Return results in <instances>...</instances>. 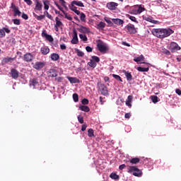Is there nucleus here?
Returning a JSON list of instances; mask_svg holds the SVG:
<instances>
[{"label":"nucleus","instance_id":"obj_1","mask_svg":"<svg viewBox=\"0 0 181 181\" xmlns=\"http://www.w3.org/2000/svg\"><path fill=\"white\" fill-rule=\"evenodd\" d=\"M175 31L173 30L167 28H154L151 30L152 35L158 37V39H165V37H169L170 35H173Z\"/></svg>","mask_w":181,"mask_h":181},{"label":"nucleus","instance_id":"obj_2","mask_svg":"<svg viewBox=\"0 0 181 181\" xmlns=\"http://www.w3.org/2000/svg\"><path fill=\"white\" fill-rule=\"evenodd\" d=\"M128 172L137 177H141V176H142V171H141L136 166H130Z\"/></svg>","mask_w":181,"mask_h":181},{"label":"nucleus","instance_id":"obj_3","mask_svg":"<svg viewBox=\"0 0 181 181\" xmlns=\"http://www.w3.org/2000/svg\"><path fill=\"white\" fill-rule=\"evenodd\" d=\"M98 49L100 53H107L110 50V47L105 42H100L98 44Z\"/></svg>","mask_w":181,"mask_h":181},{"label":"nucleus","instance_id":"obj_4","mask_svg":"<svg viewBox=\"0 0 181 181\" xmlns=\"http://www.w3.org/2000/svg\"><path fill=\"white\" fill-rule=\"evenodd\" d=\"M181 47L177 45V43L175 42H171L169 47V50L172 53H176V52H178V50H180Z\"/></svg>","mask_w":181,"mask_h":181},{"label":"nucleus","instance_id":"obj_5","mask_svg":"<svg viewBox=\"0 0 181 181\" xmlns=\"http://www.w3.org/2000/svg\"><path fill=\"white\" fill-rule=\"evenodd\" d=\"M99 90L103 95H105V97H107V95H109L108 88L104 84H100Z\"/></svg>","mask_w":181,"mask_h":181},{"label":"nucleus","instance_id":"obj_6","mask_svg":"<svg viewBox=\"0 0 181 181\" xmlns=\"http://www.w3.org/2000/svg\"><path fill=\"white\" fill-rule=\"evenodd\" d=\"M46 66V62H37L34 64V65L33 66V69H35V70H42V69H43V67H45Z\"/></svg>","mask_w":181,"mask_h":181},{"label":"nucleus","instance_id":"obj_7","mask_svg":"<svg viewBox=\"0 0 181 181\" xmlns=\"http://www.w3.org/2000/svg\"><path fill=\"white\" fill-rule=\"evenodd\" d=\"M117 6H118V3L114 1L108 2L106 4V8H107V9L110 11H115V9H117Z\"/></svg>","mask_w":181,"mask_h":181},{"label":"nucleus","instance_id":"obj_8","mask_svg":"<svg viewBox=\"0 0 181 181\" xmlns=\"http://www.w3.org/2000/svg\"><path fill=\"white\" fill-rule=\"evenodd\" d=\"M126 29L132 35H135V33H136V28H135V25L133 24L129 23L126 26Z\"/></svg>","mask_w":181,"mask_h":181},{"label":"nucleus","instance_id":"obj_9","mask_svg":"<svg viewBox=\"0 0 181 181\" xmlns=\"http://www.w3.org/2000/svg\"><path fill=\"white\" fill-rule=\"evenodd\" d=\"M6 33H11V30L8 27H4L0 29V37H5L6 36Z\"/></svg>","mask_w":181,"mask_h":181},{"label":"nucleus","instance_id":"obj_10","mask_svg":"<svg viewBox=\"0 0 181 181\" xmlns=\"http://www.w3.org/2000/svg\"><path fill=\"white\" fill-rule=\"evenodd\" d=\"M74 35H73V38L71 40V45H78V37L77 35V30H74Z\"/></svg>","mask_w":181,"mask_h":181},{"label":"nucleus","instance_id":"obj_11","mask_svg":"<svg viewBox=\"0 0 181 181\" xmlns=\"http://www.w3.org/2000/svg\"><path fill=\"white\" fill-rule=\"evenodd\" d=\"M24 62H27V63H30L33 60V55L31 53H26L23 57Z\"/></svg>","mask_w":181,"mask_h":181},{"label":"nucleus","instance_id":"obj_12","mask_svg":"<svg viewBox=\"0 0 181 181\" xmlns=\"http://www.w3.org/2000/svg\"><path fill=\"white\" fill-rule=\"evenodd\" d=\"M134 62L137 63V64H145V62H145V57H144L141 54L138 57L134 58Z\"/></svg>","mask_w":181,"mask_h":181},{"label":"nucleus","instance_id":"obj_13","mask_svg":"<svg viewBox=\"0 0 181 181\" xmlns=\"http://www.w3.org/2000/svg\"><path fill=\"white\" fill-rule=\"evenodd\" d=\"M30 87H36V86H39V80L36 78H31L29 82Z\"/></svg>","mask_w":181,"mask_h":181},{"label":"nucleus","instance_id":"obj_14","mask_svg":"<svg viewBox=\"0 0 181 181\" xmlns=\"http://www.w3.org/2000/svg\"><path fill=\"white\" fill-rule=\"evenodd\" d=\"M144 21H146V22H150V23H153L154 25H156L159 21L156 20H153V18L152 16H144L143 17Z\"/></svg>","mask_w":181,"mask_h":181},{"label":"nucleus","instance_id":"obj_15","mask_svg":"<svg viewBox=\"0 0 181 181\" xmlns=\"http://www.w3.org/2000/svg\"><path fill=\"white\" fill-rule=\"evenodd\" d=\"M78 32L81 33H90V30L89 28H87L83 25H79V28H78Z\"/></svg>","mask_w":181,"mask_h":181},{"label":"nucleus","instance_id":"obj_16","mask_svg":"<svg viewBox=\"0 0 181 181\" xmlns=\"http://www.w3.org/2000/svg\"><path fill=\"white\" fill-rule=\"evenodd\" d=\"M11 76L12 78H14V80H16L18 77H19V71L16 70V69H11Z\"/></svg>","mask_w":181,"mask_h":181},{"label":"nucleus","instance_id":"obj_17","mask_svg":"<svg viewBox=\"0 0 181 181\" xmlns=\"http://www.w3.org/2000/svg\"><path fill=\"white\" fill-rule=\"evenodd\" d=\"M145 11V8L142 7L141 6H139L137 8L132 10V13L134 15H139V13H142Z\"/></svg>","mask_w":181,"mask_h":181},{"label":"nucleus","instance_id":"obj_18","mask_svg":"<svg viewBox=\"0 0 181 181\" xmlns=\"http://www.w3.org/2000/svg\"><path fill=\"white\" fill-rule=\"evenodd\" d=\"M69 8L71 11L76 13V15H80V11L77 10V7L72 2L69 5Z\"/></svg>","mask_w":181,"mask_h":181},{"label":"nucleus","instance_id":"obj_19","mask_svg":"<svg viewBox=\"0 0 181 181\" xmlns=\"http://www.w3.org/2000/svg\"><path fill=\"white\" fill-rule=\"evenodd\" d=\"M40 52L42 54L46 56V54H49V53H50V49H49L48 47H42L40 48Z\"/></svg>","mask_w":181,"mask_h":181},{"label":"nucleus","instance_id":"obj_20","mask_svg":"<svg viewBox=\"0 0 181 181\" xmlns=\"http://www.w3.org/2000/svg\"><path fill=\"white\" fill-rule=\"evenodd\" d=\"M67 78L71 84H76L80 83V80L77 78L68 76Z\"/></svg>","mask_w":181,"mask_h":181},{"label":"nucleus","instance_id":"obj_21","mask_svg":"<svg viewBox=\"0 0 181 181\" xmlns=\"http://www.w3.org/2000/svg\"><path fill=\"white\" fill-rule=\"evenodd\" d=\"M35 11H42V6L41 2L39 0H35Z\"/></svg>","mask_w":181,"mask_h":181},{"label":"nucleus","instance_id":"obj_22","mask_svg":"<svg viewBox=\"0 0 181 181\" xmlns=\"http://www.w3.org/2000/svg\"><path fill=\"white\" fill-rule=\"evenodd\" d=\"M112 22L115 25H118V26H121V25H124V21L119 18H112Z\"/></svg>","mask_w":181,"mask_h":181},{"label":"nucleus","instance_id":"obj_23","mask_svg":"<svg viewBox=\"0 0 181 181\" xmlns=\"http://www.w3.org/2000/svg\"><path fill=\"white\" fill-rule=\"evenodd\" d=\"M127 81H132V74H131V72L124 71H123Z\"/></svg>","mask_w":181,"mask_h":181},{"label":"nucleus","instance_id":"obj_24","mask_svg":"<svg viewBox=\"0 0 181 181\" xmlns=\"http://www.w3.org/2000/svg\"><path fill=\"white\" fill-rule=\"evenodd\" d=\"M50 57L52 62H57V60L60 59V56L59 55V54H56V53H52L50 55Z\"/></svg>","mask_w":181,"mask_h":181},{"label":"nucleus","instance_id":"obj_25","mask_svg":"<svg viewBox=\"0 0 181 181\" xmlns=\"http://www.w3.org/2000/svg\"><path fill=\"white\" fill-rule=\"evenodd\" d=\"M136 70H138V71H140L141 73H148L149 71V67H146V68H144L142 66H138L136 68Z\"/></svg>","mask_w":181,"mask_h":181},{"label":"nucleus","instance_id":"obj_26","mask_svg":"<svg viewBox=\"0 0 181 181\" xmlns=\"http://www.w3.org/2000/svg\"><path fill=\"white\" fill-rule=\"evenodd\" d=\"M132 98H133L132 95H129L127 97V99L126 100V105H127V107H132V105H131V103H132Z\"/></svg>","mask_w":181,"mask_h":181},{"label":"nucleus","instance_id":"obj_27","mask_svg":"<svg viewBox=\"0 0 181 181\" xmlns=\"http://www.w3.org/2000/svg\"><path fill=\"white\" fill-rule=\"evenodd\" d=\"M71 3L74 5H76V6H79L80 8H84V4H83V2L81 1H72Z\"/></svg>","mask_w":181,"mask_h":181},{"label":"nucleus","instance_id":"obj_28","mask_svg":"<svg viewBox=\"0 0 181 181\" xmlns=\"http://www.w3.org/2000/svg\"><path fill=\"white\" fill-rule=\"evenodd\" d=\"M22 15V12L19 11L18 7L14 6V10H13V16H21Z\"/></svg>","mask_w":181,"mask_h":181},{"label":"nucleus","instance_id":"obj_29","mask_svg":"<svg viewBox=\"0 0 181 181\" xmlns=\"http://www.w3.org/2000/svg\"><path fill=\"white\" fill-rule=\"evenodd\" d=\"M79 110H81V111H84V112H90V107L87 105H81Z\"/></svg>","mask_w":181,"mask_h":181},{"label":"nucleus","instance_id":"obj_30","mask_svg":"<svg viewBox=\"0 0 181 181\" xmlns=\"http://www.w3.org/2000/svg\"><path fill=\"white\" fill-rule=\"evenodd\" d=\"M88 66L92 67V69H95V67H97V62H94L93 59H90L88 63Z\"/></svg>","mask_w":181,"mask_h":181},{"label":"nucleus","instance_id":"obj_31","mask_svg":"<svg viewBox=\"0 0 181 181\" xmlns=\"http://www.w3.org/2000/svg\"><path fill=\"white\" fill-rule=\"evenodd\" d=\"M14 59L12 57H6L3 59V63H12L13 62Z\"/></svg>","mask_w":181,"mask_h":181},{"label":"nucleus","instance_id":"obj_32","mask_svg":"<svg viewBox=\"0 0 181 181\" xmlns=\"http://www.w3.org/2000/svg\"><path fill=\"white\" fill-rule=\"evenodd\" d=\"M43 4H44V9L45 11H49V5L50 4L49 1L47 0H46V1L44 0Z\"/></svg>","mask_w":181,"mask_h":181},{"label":"nucleus","instance_id":"obj_33","mask_svg":"<svg viewBox=\"0 0 181 181\" xmlns=\"http://www.w3.org/2000/svg\"><path fill=\"white\" fill-rule=\"evenodd\" d=\"M110 177H111V179H113L114 180H119V175H117L115 173H112L110 174Z\"/></svg>","mask_w":181,"mask_h":181},{"label":"nucleus","instance_id":"obj_34","mask_svg":"<svg viewBox=\"0 0 181 181\" xmlns=\"http://www.w3.org/2000/svg\"><path fill=\"white\" fill-rule=\"evenodd\" d=\"M104 21H106V23L109 25V26H114V23L111 21V18L108 17H105Z\"/></svg>","mask_w":181,"mask_h":181},{"label":"nucleus","instance_id":"obj_35","mask_svg":"<svg viewBox=\"0 0 181 181\" xmlns=\"http://www.w3.org/2000/svg\"><path fill=\"white\" fill-rule=\"evenodd\" d=\"M98 29H104L105 28V23L100 21L98 25H97Z\"/></svg>","mask_w":181,"mask_h":181},{"label":"nucleus","instance_id":"obj_36","mask_svg":"<svg viewBox=\"0 0 181 181\" xmlns=\"http://www.w3.org/2000/svg\"><path fill=\"white\" fill-rule=\"evenodd\" d=\"M151 101L154 103L156 104V103H159V98L156 95H152L151 96Z\"/></svg>","mask_w":181,"mask_h":181},{"label":"nucleus","instance_id":"obj_37","mask_svg":"<svg viewBox=\"0 0 181 181\" xmlns=\"http://www.w3.org/2000/svg\"><path fill=\"white\" fill-rule=\"evenodd\" d=\"M56 24L55 26H58V28H60V26H63V23L59 20L58 17H56L55 18Z\"/></svg>","mask_w":181,"mask_h":181},{"label":"nucleus","instance_id":"obj_38","mask_svg":"<svg viewBox=\"0 0 181 181\" xmlns=\"http://www.w3.org/2000/svg\"><path fill=\"white\" fill-rule=\"evenodd\" d=\"M76 54H77V56H78V57H84V52H83L82 51H81L78 49H76Z\"/></svg>","mask_w":181,"mask_h":181},{"label":"nucleus","instance_id":"obj_39","mask_svg":"<svg viewBox=\"0 0 181 181\" xmlns=\"http://www.w3.org/2000/svg\"><path fill=\"white\" fill-rule=\"evenodd\" d=\"M112 76L113 78H115V80H117V81H120L121 83H122V78H121V76L115 74H113Z\"/></svg>","mask_w":181,"mask_h":181},{"label":"nucleus","instance_id":"obj_40","mask_svg":"<svg viewBox=\"0 0 181 181\" xmlns=\"http://www.w3.org/2000/svg\"><path fill=\"white\" fill-rule=\"evenodd\" d=\"M130 163H132L133 165H136V163H139V158H134L130 160Z\"/></svg>","mask_w":181,"mask_h":181},{"label":"nucleus","instance_id":"obj_41","mask_svg":"<svg viewBox=\"0 0 181 181\" xmlns=\"http://www.w3.org/2000/svg\"><path fill=\"white\" fill-rule=\"evenodd\" d=\"M88 136H89V138H93V136H94V130H93V129H89L88 130Z\"/></svg>","mask_w":181,"mask_h":181},{"label":"nucleus","instance_id":"obj_42","mask_svg":"<svg viewBox=\"0 0 181 181\" xmlns=\"http://www.w3.org/2000/svg\"><path fill=\"white\" fill-rule=\"evenodd\" d=\"M79 37L83 42H87V40H88V38H87V36L84 34H80Z\"/></svg>","mask_w":181,"mask_h":181},{"label":"nucleus","instance_id":"obj_43","mask_svg":"<svg viewBox=\"0 0 181 181\" xmlns=\"http://www.w3.org/2000/svg\"><path fill=\"white\" fill-rule=\"evenodd\" d=\"M33 15L35 17V18L37 19V21H42V19H45V15L37 16L35 13H33Z\"/></svg>","mask_w":181,"mask_h":181},{"label":"nucleus","instance_id":"obj_44","mask_svg":"<svg viewBox=\"0 0 181 181\" xmlns=\"http://www.w3.org/2000/svg\"><path fill=\"white\" fill-rule=\"evenodd\" d=\"M127 17L129 19H130V21H132V22H134V23H139L138 21H136V18L129 15H128Z\"/></svg>","mask_w":181,"mask_h":181},{"label":"nucleus","instance_id":"obj_45","mask_svg":"<svg viewBox=\"0 0 181 181\" xmlns=\"http://www.w3.org/2000/svg\"><path fill=\"white\" fill-rule=\"evenodd\" d=\"M79 15L81 22H86V14L84 13H80Z\"/></svg>","mask_w":181,"mask_h":181},{"label":"nucleus","instance_id":"obj_46","mask_svg":"<svg viewBox=\"0 0 181 181\" xmlns=\"http://www.w3.org/2000/svg\"><path fill=\"white\" fill-rule=\"evenodd\" d=\"M63 13H64V18L66 19H68V21H73V18H71V16H70V15H68L67 13H66V11H63Z\"/></svg>","mask_w":181,"mask_h":181},{"label":"nucleus","instance_id":"obj_47","mask_svg":"<svg viewBox=\"0 0 181 181\" xmlns=\"http://www.w3.org/2000/svg\"><path fill=\"white\" fill-rule=\"evenodd\" d=\"M73 100L74 103H78V95L77 93L73 94Z\"/></svg>","mask_w":181,"mask_h":181},{"label":"nucleus","instance_id":"obj_48","mask_svg":"<svg viewBox=\"0 0 181 181\" xmlns=\"http://www.w3.org/2000/svg\"><path fill=\"white\" fill-rule=\"evenodd\" d=\"M92 60L95 62V63H100V57L97 56H92Z\"/></svg>","mask_w":181,"mask_h":181},{"label":"nucleus","instance_id":"obj_49","mask_svg":"<svg viewBox=\"0 0 181 181\" xmlns=\"http://www.w3.org/2000/svg\"><path fill=\"white\" fill-rule=\"evenodd\" d=\"M78 121L80 124H84V119H83V116L81 115H78Z\"/></svg>","mask_w":181,"mask_h":181},{"label":"nucleus","instance_id":"obj_50","mask_svg":"<svg viewBox=\"0 0 181 181\" xmlns=\"http://www.w3.org/2000/svg\"><path fill=\"white\" fill-rule=\"evenodd\" d=\"M163 54H166L167 56H170V51L166 49L165 48L163 49Z\"/></svg>","mask_w":181,"mask_h":181},{"label":"nucleus","instance_id":"obj_51","mask_svg":"<svg viewBox=\"0 0 181 181\" xmlns=\"http://www.w3.org/2000/svg\"><path fill=\"white\" fill-rule=\"evenodd\" d=\"M14 25H21V20L18 19V18H16V19H13L12 20Z\"/></svg>","mask_w":181,"mask_h":181},{"label":"nucleus","instance_id":"obj_52","mask_svg":"<svg viewBox=\"0 0 181 181\" xmlns=\"http://www.w3.org/2000/svg\"><path fill=\"white\" fill-rule=\"evenodd\" d=\"M21 18H23V19H25V21H28L29 19V16L25 13H23Z\"/></svg>","mask_w":181,"mask_h":181},{"label":"nucleus","instance_id":"obj_53","mask_svg":"<svg viewBox=\"0 0 181 181\" xmlns=\"http://www.w3.org/2000/svg\"><path fill=\"white\" fill-rule=\"evenodd\" d=\"M47 40H49L50 42H53L54 39L51 35H48L47 37H45Z\"/></svg>","mask_w":181,"mask_h":181},{"label":"nucleus","instance_id":"obj_54","mask_svg":"<svg viewBox=\"0 0 181 181\" xmlns=\"http://www.w3.org/2000/svg\"><path fill=\"white\" fill-rule=\"evenodd\" d=\"M82 104L83 105H87L88 104V99L87 98H83L81 101Z\"/></svg>","mask_w":181,"mask_h":181},{"label":"nucleus","instance_id":"obj_55","mask_svg":"<svg viewBox=\"0 0 181 181\" xmlns=\"http://www.w3.org/2000/svg\"><path fill=\"white\" fill-rule=\"evenodd\" d=\"M44 13H46L47 17L48 18V19H50L51 21H53V17L52 16V15L49 14V12H47V11H45Z\"/></svg>","mask_w":181,"mask_h":181},{"label":"nucleus","instance_id":"obj_56","mask_svg":"<svg viewBox=\"0 0 181 181\" xmlns=\"http://www.w3.org/2000/svg\"><path fill=\"white\" fill-rule=\"evenodd\" d=\"M86 52H88V53H90V52H93V48H91V47H90V46H87V47H86Z\"/></svg>","mask_w":181,"mask_h":181},{"label":"nucleus","instance_id":"obj_57","mask_svg":"<svg viewBox=\"0 0 181 181\" xmlns=\"http://www.w3.org/2000/svg\"><path fill=\"white\" fill-rule=\"evenodd\" d=\"M47 35H48V34L46 32V30H42V37H47Z\"/></svg>","mask_w":181,"mask_h":181},{"label":"nucleus","instance_id":"obj_58","mask_svg":"<svg viewBox=\"0 0 181 181\" xmlns=\"http://www.w3.org/2000/svg\"><path fill=\"white\" fill-rule=\"evenodd\" d=\"M24 2H25L27 4V5H30V6L33 4L32 0H24Z\"/></svg>","mask_w":181,"mask_h":181},{"label":"nucleus","instance_id":"obj_59","mask_svg":"<svg viewBox=\"0 0 181 181\" xmlns=\"http://www.w3.org/2000/svg\"><path fill=\"white\" fill-rule=\"evenodd\" d=\"M105 98H103V97H100V103L101 104V105H103L104 104V103L105 102V100H104Z\"/></svg>","mask_w":181,"mask_h":181},{"label":"nucleus","instance_id":"obj_60","mask_svg":"<svg viewBox=\"0 0 181 181\" xmlns=\"http://www.w3.org/2000/svg\"><path fill=\"white\" fill-rule=\"evenodd\" d=\"M60 49L62 50H66V45H64V44L60 45Z\"/></svg>","mask_w":181,"mask_h":181},{"label":"nucleus","instance_id":"obj_61","mask_svg":"<svg viewBox=\"0 0 181 181\" xmlns=\"http://www.w3.org/2000/svg\"><path fill=\"white\" fill-rule=\"evenodd\" d=\"M87 129V124H83L81 127V131L84 132Z\"/></svg>","mask_w":181,"mask_h":181},{"label":"nucleus","instance_id":"obj_62","mask_svg":"<svg viewBox=\"0 0 181 181\" xmlns=\"http://www.w3.org/2000/svg\"><path fill=\"white\" fill-rule=\"evenodd\" d=\"M125 168H126L125 164H122V165H119V169L120 170H122V169H125Z\"/></svg>","mask_w":181,"mask_h":181},{"label":"nucleus","instance_id":"obj_63","mask_svg":"<svg viewBox=\"0 0 181 181\" xmlns=\"http://www.w3.org/2000/svg\"><path fill=\"white\" fill-rule=\"evenodd\" d=\"M124 118H127V119L131 118V113H126L124 115Z\"/></svg>","mask_w":181,"mask_h":181},{"label":"nucleus","instance_id":"obj_64","mask_svg":"<svg viewBox=\"0 0 181 181\" xmlns=\"http://www.w3.org/2000/svg\"><path fill=\"white\" fill-rule=\"evenodd\" d=\"M175 93H176V94H177L178 95H181V90H180V89H176V90H175Z\"/></svg>","mask_w":181,"mask_h":181}]
</instances>
